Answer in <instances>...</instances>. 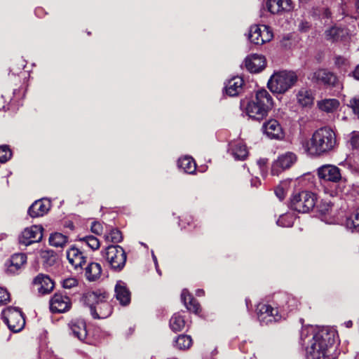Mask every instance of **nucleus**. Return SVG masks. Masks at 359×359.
Masks as SVG:
<instances>
[{"mask_svg": "<svg viewBox=\"0 0 359 359\" xmlns=\"http://www.w3.org/2000/svg\"><path fill=\"white\" fill-rule=\"evenodd\" d=\"M306 153L311 156H324L333 151L338 145L337 135L329 127H322L313 132L311 137L302 142Z\"/></svg>", "mask_w": 359, "mask_h": 359, "instance_id": "obj_1", "label": "nucleus"}, {"mask_svg": "<svg viewBox=\"0 0 359 359\" xmlns=\"http://www.w3.org/2000/svg\"><path fill=\"white\" fill-rule=\"evenodd\" d=\"M334 330L323 327L316 332L306 347L307 359H334L331 351L336 341Z\"/></svg>", "mask_w": 359, "mask_h": 359, "instance_id": "obj_2", "label": "nucleus"}, {"mask_svg": "<svg viewBox=\"0 0 359 359\" xmlns=\"http://www.w3.org/2000/svg\"><path fill=\"white\" fill-rule=\"evenodd\" d=\"M109 294L104 291H88L83 294L82 300L88 306L94 318L104 319L112 313V308L107 299Z\"/></svg>", "mask_w": 359, "mask_h": 359, "instance_id": "obj_3", "label": "nucleus"}, {"mask_svg": "<svg viewBox=\"0 0 359 359\" xmlns=\"http://www.w3.org/2000/svg\"><path fill=\"white\" fill-rule=\"evenodd\" d=\"M273 107V100L271 94L265 89L256 92L255 97L246 106V113L252 119L262 120Z\"/></svg>", "mask_w": 359, "mask_h": 359, "instance_id": "obj_4", "label": "nucleus"}, {"mask_svg": "<svg viewBox=\"0 0 359 359\" xmlns=\"http://www.w3.org/2000/svg\"><path fill=\"white\" fill-rule=\"evenodd\" d=\"M298 80L293 71L282 70L276 72L268 81V87L275 93L283 94L294 86Z\"/></svg>", "mask_w": 359, "mask_h": 359, "instance_id": "obj_5", "label": "nucleus"}, {"mask_svg": "<svg viewBox=\"0 0 359 359\" xmlns=\"http://www.w3.org/2000/svg\"><path fill=\"white\" fill-rule=\"evenodd\" d=\"M103 258L111 269L121 271L125 266L127 255L123 248L118 245H111L102 251Z\"/></svg>", "mask_w": 359, "mask_h": 359, "instance_id": "obj_6", "label": "nucleus"}, {"mask_svg": "<svg viewBox=\"0 0 359 359\" xmlns=\"http://www.w3.org/2000/svg\"><path fill=\"white\" fill-rule=\"evenodd\" d=\"M316 200V196L313 193L302 191L292 196L290 200V208L298 212H309L315 207Z\"/></svg>", "mask_w": 359, "mask_h": 359, "instance_id": "obj_7", "label": "nucleus"}, {"mask_svg": "<svg viewBox=\"0 0 359 359\" xmlns=\"http://www.w3.org/2000/svg\"><path fill=\"white\" fill-rule=\"evenodd\" d=\"M317 174L321 180L338 183L337 193L346 194L345 183L341 181V170L338 167L330 164L323 165L318 168Z\"/></svg>", "mask_w": 359, "mask_h": 359, "instance_id": "obj_8", "label": "nucleus"}, {"mask_svg": "<svg viewBox=\"0 0 359 359\" xmlns=\"http://www.w3.org/2000/svg\"><path fill=\"white\" fill-rule=\"evenodd\" d=\"M257 318L260 323L268 325L281 320L282 315L278 308L268 304H259L257 307Z\"/></svg>", "mask_w": 359, "mask_h": 359, "instance_id": "obj_9", "label": "nucleus"}, {"mask_svg": "<svg viewBox=\"0 0 359 359\" xmlns=\"http://www.w3.org/2000/svg\"><path fill=\"white\" fill-rule=\"evenodd\" d=\"M273 32L266 25H253L250 27L248 38L250 41L256 45H262L270 41L273 39Z\"/></svg>", "mask_w": 359, "mask_h": 359, "instance_id": "obj_10", "label": "nucleus"}, {"mask_svg": "<svg viewBox=\"0 0 359 359\" xmlns=\"http://www.w3.org/2000/svg\"><path fill=\"white\" fill-rule=\"evenodd\" d=\"M297 161V156L292 151L285 152L273 163L271 166V174L278 175L280 172L291 168Z\"/></svg>", "mask_w": 359, "mask_h": 359, "instance_id": "obj_11", "label": "nucleus"}, {"mask_svg": "<svg viewBox=\"0 0 359 359\" xmlns=\"http://www.w3.org/2000/svg\"><path fill=\"white\" fill-rule=\"evenodd\" d=\"M4 316V322L13 332H20L24 327L25 320L22 312L18 309L9 308L5 311Z\"/></svg>", "mask_w": 359, "mask_h": 359, "instance_id": "obj_12", "label": "nucleus"}, {"mask_svg": "<svg viewBox=\"0 0 359 359\" xmlns=\"http://www.w3.org/2000/svg\"><path fill=\"white\" fill-rule=\"evenodd\" d=\"M311 80L317 83H321L328 87L340 88L341 85L337 76L325 69H319L314 72Z\"/></svg>", "mask_w": 359, "mask_h": 359, "instance_id": "obj_13", "label": "nucleus"}, {"mask_svg": "<svg viewBox=\"0 0 359 359\" xmlns=\"http://www.w3.org/2000/svg\"><path fill=\"white\" fill-rule=\"evenodd\" d=\"M42 231V226L37 225L26 228L19 238L20 243L27 246L34 243L39 242L43 237Z\"/></svg>", "mask_w": 359, "mask_h": 359, "instance_id": "obj_14", "label": "nucleus"}, {"mask_svg": "<svg viewBox=\"0 0 359 359\" xmlns=\"http://www.w3.org/2000/svg\"><path fill=\"white\" fill-rule=\"evenodd\" d=\"M72 307L69 297L61 293H55L50 300V309L52 313H65Z\"/></svg>", "mask_w": 359, "mask_h": 359, "instance_id": "obj_15", "label": "nucleus"}, {"mask_svg": "<svg viewBox=\"0 0 359 359\" xmlns=\"http://www.w3.org/2000/svg\"><path fill=\"white\" fill-rule=\"evenodd\" d=\"M264 133L270 139L280 140L284 137V133L277 120L271 119L262 126Z\"/></svg>", "mask_w": 359, "mask_h": 359, "instance_id": "obj_16", "label": "nucleus"}, {"mask_svg": "<svg viewBox=\"0 0 359 359\" xmlns=\"http://www.w3.org/2000/svg\"><path fill=\"white\" fill-rule=\"evenodd\" d=\"M244 62L246 69L252 73H257L262 71L266 65L264 57L258 54L248 56Z\"/></svg>", "mask_w": 359, "mask_h": 359, "instance_id": "obj_17", "label": "nucleus"}, {"mask_svg": "<svg viewBox=\"0 0 359 359\" xmlns=\"http://www.w3.org/2000/svg\"><path fill=\"white\" fill-rule=\"evenodd\" d=\"M115 297L122 306H127L130 304L131 294L126 284L122 280H118L114 288Z\"/></svg>", "mask_w": 359, "mask_h": 359, "instance_id": "obj_18", "label": "nucleus"}, {"mask_svg": "<svg viewBox=\"0 0 359 359\" xmlns=\"http://www.w3.org/2000/svg\"><path fill=\"white\" fill-rule=\"evenodd\" d=\"M50 207L51 204L50 201L43 199L38 200L29 208L28 214L33 218L41 217L49 211Z\"/></svg>", "mask_w": 359, "mask_h": 359, "instance_id": "obj_19", "label": "nucleus"}, {"mask_svg": "<svg viewBox=\"0 0 359 359\" xmlns=\"http://www.w3.org/2000/svg\"><path fill=\"white\" fill-rule=\"evenodd\" d=\"M67 258L75 269H82L86 263V257L78 248L72 247L67 251Z\"/></svg>", "mask_w": 359, "mask_h": 359, "instance_id": "obj_20", "label": "nucleus"}, {"mask_svg": "<svg viewBox=\"0 0 359 359\" xmlns=\"http://www.w3.org/2000/svg\"><path fill=\"white\" fill-rule=\"evenodd\" d=\"M33 284L37 286V290L42 294L50 292L54 288V283L48 276L43 274L38 275L33 280Z\"/></svg>", "mask_w": 359, "mask_h": 359, "instance_id": "obj_21", "label": "nucleus"}, {"mask_svg": "<svg viewBox=\"0 0 359 359\" xmlns=\"http://www.w3.org/2000/svg\"><path fill=\"white\" fill-rule=\"evenodd\" d=\"M243 79L240 76H235L228 81L225 86V91L231 97L238 95L243 90Z\"/></svg>", "mask_w": 359, "mask_h": 359, "instance_id": "obj_22", "label": "nucleus"}, {"mask_svg": "<svg viewBox=\"0 0 359 359\" xmlns=\"http://www.w3.org/2000/svg\"><path fill=\"white\" fill-rule=\"evenodd\" d=\"M229 151L236 160H244L248 154L245 144L241 141L231 142Z\"/></svg>", "mask_w": 359, "mask_h": 359, "instance_id": "obj_23", "label": "nucleus"}, {"mask_svg": "<svg viewBox=\"0 0 359 359\" xmlns=\"http://www.w3.org/2000/svg\"><path fill=\"white\" fill-rule=\"evenodd\" d=\"M72 334L80 341H84L87 337L86 323L83 320L72 321L69 324Z\"/></svg>", "mask_w": 359, "mask_h": 359, "instance_id": "obj_24", "label": "nucleus"}, {"mask_svg": "<svg viewBox=\"0 0 359 359\" xmlns=\"http://www.w3.org/2000/svg\"><path fill=\"white\" fill-rule=\"evenodd\" d=\"M27 262V257L24 253L14 254L10 259V264L8 266L7 271L10 273H15L17 272Z\"/></svg>", "mask_w": 359, "mask_h": 359, "instance_id": "obj_25", "label": "nucleus"}, {"mask_svg": "<svg viewBox=\"0 0 359 359\" xmlns=\"http://www.w3.org/2000/svg\"><path fill=\"white\" fill-rule=\"evenodd\" d=\"M298 103L302 107H310L313 103V95L311 90L305 88H301L297 93Z\"/></svg>", "mask_w": 359, "mask_h": 359, "instance_id": "obj_26", "label": "nucleus"}, {"mask_svg": "<svg viewBox=\"0 0 359 359\" xmlns=\"http://www.w3.org/2000/svg\"><path fill=\"white\" fill-rule=\"evenodd\" d=\"M181 299L187 310L198 313L200 309V305L197 301L189 294L187 290H183L181 294Z\"/></svg>", "mask_w": 359, "mask_h": 359, "instance_id": "obj_27", "label": "nucleus"}, {"mask_svg": "<svg viewBox=\"0 0 359 359\" xmlns=\"http://www.w3.org/2000/svg\"><path fill=\"white\" fill-rule=\"evenodd\" d=\"M318 108L326 113H333L338 109L340 102L337 99H324L318 102Z\"/></svg>", "mask_w": 359, "mask_h": 359, "instance_id": "obj_28", "label": "nucleus"}, {"mask_svg": "<svg viewBox=\"0 0 359 359\" xmlns=\"http://www.w3.org/2000/svg\"><path fill=\"white\" fill-rule=\"evenodd\" d=\"M86 277L89 281H95L99 279L102 274V267L96 262L90 263L85 269Z\"/></svg>", "mask_w": 359, "mask_h": 359, "instance_id": "obj_29", "label": "nucleus"}, {"mask_svg": "<svg viewBox=\"0 0 359 359\" xmlns=\"http://www.w3.org/2000/svg\"><path fill=\"white\" fill-rule=\"evenodd\" d=\"M178 166L184 172L192 174L196 171V165L194 160L190 156H184L178 160Z\"/></svg>", "mask_w": 359, "mask_h": 359, "instance_id": "obj_30", "label": "nucleus"}, {"mask_svg": "<svg viewBox=\"0 0 359 359\" xmlns=\"http://www.w3.org/2000/svg\"><path fill=\"white\" fill-rule=\"evenodd\" d=\"M346 225L351 231H359V208L355 210L347 218Z\"/></svg>", "mask_w": 359, "mask_h": 359, "instance_id": "obj_31", "label": "nucleus"}, {"mask_svg": "<svg viewBox=\"0 0 359 359\" xmlns=\"http://www.w3.org/2000/svg\"><path fill=\"white\" fill-rule=\"evenodd\" d=\"M185 326L184 317L179 313H175L170 320V327L174 332H180Z\"/></svg>", "mask_w": 359, "mask_h": 359, "instance_id": "obj_32", "label": "nucleus"}, {"mask_svg": "<svg viewBox=\"0 0 359 359\" xmlns=\"http://www.w3.org/2000/svg\"><path fill=\"white\" fill-rule=\"evenodd\" d=\"M175 346L180 350L189 349L192 345V339L189 335L180 334L175 341Z\"/></svg>", "mask_w": 359, "mask_h": 359, "instance_id": "obj_33", "label": "nucleus"}, {"mask_svg": "<svg viewBox=\"0 0 359 359\" xmlns=\"http://www.w3.org/2000/svg\"><path fill=\"white\" fill-rule=\"evenodd\" d=\"M68 238L60 233H54L49 238V243L52 246L63 248L67 243Z\"/></svg>", "mask_w": 359, "mask_h": 359, "instance_id": "obj_34", "label": "nucleus"}, {"mask_svg": "<svg viewBox=\"0 0 359 359\" xmlns=\"http://www.w3.org/2000/svg\"><path fill=\"white\" fill-rule=\"evenodd\" d=\"M334 205V201H332L328 199H323L317 208L321 214L326 215L332 212Z\"/></svg>", "mask_w": 359, "mask_h": 359, "instance_id": "obj_35", "label": "nucleus"}, {"mask_svg": "<svg viewBox=\"0 0 359 359\" xmlns=\"http://www.w3.org/2000/svg\"><path fill=\"white\" fill-rule=\"evenodd\" d=\"M343 30L337 27H332L325 32V36L326 40L330 41H337L341 36Z\"/></svg>", "mask_w": 359, "mask_h": 359, "instance_id": "obj_36", "label": "nucleus"}, {"mask_svg": "<svg viewBox=\"0 0 359 359\" xmlns=\"http://www.w3.org/2000/svg\"><path fill=\"white\" fill-rule=\"evenodd\" d=\"M104 238L106 241L113 243H118L123 240L122 233L121 231L117 229H112L108 233L104 236Z\"/></svg>", "mask_w": 359, "mask_h": 359, "instance_id": "obj_37", "label": "nucleus"}, {"mask_svg": "<svg viewBox=\"0 0 359 359\" xmlns=\"http://www.w3.org/2000/svg\"><path fill=\"white\" fill-rule=\"evenodd\" d=\"M79 241L84 242L93 250H97L100 243L99 240L94 236H87L79 238Z\"/></svg>", "mask_w": 359, "mask_h": 359, "instance_id": "obj_38", "label": "nucleus"}, {"mask_svg": "<svg viewBox=\"0 0 359 359\" xmlns=\"http://www.w3.org/2000/svg\"><path fill=\"white\" fill-rule=\"evenodd\" d=\"M266 7L268 11L273 14L280 13L282 11L283 8L280 4V0H268L266 2Z\"/></svg>", "mask_w": 359, "mask_h": 359, "instance_id": "obj_39", "label": "nucleus"}, {"mask_svg": "<svg viewBox=\"0 0 359 359\" xmlns=\"http://www.w3.org/2000/svg\"><path fill=\"white\" fill-rule=\"evenodd\" d=\"M12 156V153L7 145L0 146V162L5 163L8 161Z\"/></svg>", "mask_w": 359, "mask_h": 359, "instance_id": "obj_40", "label": "nucleus"}, {"mask_svg": "<svg viewBox=\"0 0 359 359\" xmlns=\"http://www.w3.org/2000/svg\"><path fill=\"white\" fill-rule=\"evenodd\" d=\"M288 186V182H281L275 189V194L276 196L280 199L283 200L285 198L286 195V189Z\"/></svg>", "mask_w": 359, "mask_h": 359, "instance_id": "obj_41", "label": "nucleus"}, {"mask_svg": "<svg viewBox=\"0 0 359 359\" xmlns=\"http://www.w3.org/2000/svg\"><path fill=\"white\" fill-rule=\"evenodd\" d=\"M347 106L353 110L355 115L359 116V96L352 97L347 104Z\"/></svg>", "mask_w": 359, "mask_h": 359, "instance_id": "obj_42", "label": "nucleus"}, {"mask_svg": "<svg viewBox=\"0 0 359 359\" xmlns=\"http://www.w3.org/2000/svg\"><path fill=\"white\" fill-rule=\"evenodd\" d=\"M291 219L290 215H283L278 218L276 223L278 226H280L283 227L290 226L292 225V221H291V219Z\"/></svg>", "mask_w": 359, "mask_h": 359, "instance_id": "obj_43", "label": "nucleus"}, {"mask_svg": "<svg viewBox=\"0 0 359 359\" xmlns=\"http://www.w3.org/2000/svg\"><path fill=\"white\" fill-rule=\"evenodd\" d=\"M10 302V294L8 291L3 288L0 287V306L3 304H6Z\"/></svg>", "mask_w": 359, "mask_h": 359, "instance_id": "obj_44", "label": "nucleus"}, {"mask_svg": "<svg viewBox=\"0 0 359 359\" xmlns=\"http://www.w3.org/2000/svg\"><path fill=\"white\" fill-rule=\"evenodd\" d=\"M350 135V143L352 147L354 149H359V133L353 131Z\"/></svg>", "mask_w": 359, "mask_h": 359, "instance_id": "obj_45", "label": "nucleus"}, {"mask_svg": "<svg viewBox=\"0 0 359 359\" xmlns=\"http://www.w3.org/2000/svg\"><path fill=\"white\" fill-rule=\"evenodd\" d=\"M77 284H78V281L74 278H68L65 279L62 281L63 287L67 288V289L72 288V287L76 286Z\"/></svg>", "mask_w": 359, "mask_h": 359, "instance_id": "obj_46", "label": "nucleus"}, {"mask_svg": "<svg viewBox=\"0 0 359 359\" xmlns=\"http://www.w3.org/2000/svg\"><path fill=\"white\" fill-rule=\"evenodd\" d=\"M282 11H290L293 9V3L292 0H280Z\"/></svg>", "mask_w": 359, "mask_h": 359, "instance_id": "obj_47", "label": "nucleus"}, {"mask_svg": "<svg viewBox=\"0 0 359 359\" xmlns=\"http://www.w3.org/2000/svg\"><path fill=\"white\" fill-rule=\"evenodd\" d=\"M102 225L97 222H93L91 225V231L95 234H100L102 232Z\"/></svg>", "mask_w": 359, "mask_h": 359, "instance_id": "obj_48", "label": "nucleus"}, {"mask_svg": "<svg viewBox=\"0 0 359 359\" xmlns=\"http://www.w3.org/2000/svg\"><path fill=\"white\" fill-rule=\"evenodd\" d=\"M42 257L46 258L48 257L49 264L51 265L55 260V257L53 255V252L52 250H46L42 252Z\"/></svg>", "mask_w": 359, "mask_h": 359, "instance_id": "obj_49", "label": "nucleus"}, {"mask_svg": "<svg viewBox=\"0 0 359 359\" xmlns=\"http://www.w3.org/2000/svg\"><path fill=\"white\" fill-rule=\"evenodd\" d=\"M347 63V60L341 56H337L335 57V65L338 67H341L343 65H346Z\"/></svg>", "mask_w": 359, "mask_h": 359, "instance_id": "obj_50", "label": "nucleus"}, {"mask_svg": "<svg viewBox=\"0 0 359 359\" xmlns=\"http://www.w3.org/2000/svg\"><path fill=\"white\" fill-rule=\"evenodd\" d=\"M354 77L359 80V65L356 67L355 71L353 72Z\"/></svg>", "mask_w": 359, "mask_h": 359, "instance_id": "obj_51", "label": "nucleus"}, {"mask_svg": "<svg viewBox=\"0 0 359 359\" xmlns=\"http://www.w3.org/2000/svg\"><path fill=\"white\" fill-rule=\"evenodd\" d=\"M344 324L347 328H350L353 326V322L351 320L346 321Z\"/></svg>", "mask_w": 359, "mask_h": 359, "instance_id": "obj_52", "label": "nucleus"}, {"mask_svg": "<svg viewBox=\"0 0 359 359\" xmlns=\"http://www.w3.org/2000/svg\"><path fill=\"white\" fill-rule=\"evenodd\" d=\"M258 163H259L260 168H262V165H264L266 164V161L264 159H260L258 161Z\"/></svg>", "mask_w": 359, "mask_h": 359, "instance_id": "obj_53", "label": "nucleus"}, {"mask_svg": "<svg viewBox=\"0 0 359 359\" xmlns=\"http://www.w3.org/2000/svg\"><path fill=\"white\" fill-rule=\"evenodd\" d=\"M203 293H204V292L203 290H198L196 291V294L198 296L202 295Z\"/></svg>", "mask_w": 359, "mask_h": 359, "instance_id": "obj_54", "label": "nucleus"}, {"mask_svg": "<svg viewBox=\"0 0 359 359\" xmlns=\"http://www.w3.org/2000/svg\"><path fill=\"white\" fill-rule=\"evenodd\" d=\"M152 257H153V259H154V262L156 264V266H157V259H156V256L154 254H152Z\"/></svg>", "mask_w": 359, "mask_h": 359, "instance_id": "obj_55", "label": "nucleus"}, {"mask_svg": "<svg viewBox=\"0 0 359 359\" xmlns=\"http://www.w3.org/2000/svg\"><path fill=\"white\" fill-rule=\"evenodd\" d=\"M301 30H304L305 26L304 25V23H302L299 26Z\"/></svg>", "mask_w": 359, "mask_h": 359, "instance_id": "obj_56", "label": "nucleus"}, {"mask_svg": "<svg viewBox=\"0 0 359 359\" xmlns=\"http://www.w3.org/2000/svg\"><path fill=\"white\" fill-rule=\"evenodd\" d=\"M356 8H357V10L359 12V0H358L357 2H356Z\"/></svg>", "mask_w": 359, "mask_h": 359, "instance_id": "obj_57", "label": "nucleus"}, {"mask_svg": "<svg viewBox=\"0 0 359 359\" xmlns=\"http://www.w3.org/2000/svg\"><path fill=\"white\" fill-rule=\"evenodd\" d=\"M355 359H359V353L355 355Z\"/></svg>", "mask_w": 359, "mask_h": 359, "instance_id": "obj_58", "label": "nucleus"}]
</instances>
